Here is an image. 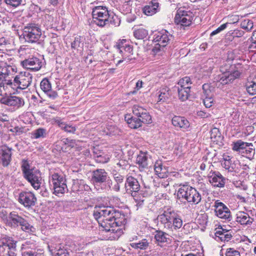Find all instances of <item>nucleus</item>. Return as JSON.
<instances>
[{"label": "nucleus", "mask_w": 256, "mask_h": 256, "mask_svg": "<svg viewBox=\"0 0 256 256\" xmlns=\"http://www.w3.org/2000/svg\"><path fill=\"white\" fill-rule=\"evenodd\" d=\"M172 124L176 127L186 129L190 126L188 121L184 117L174 116L172 120Z\"/></svg>", "instance_id": "26"}, {"label": "nucleus", "mask_w": 256, "mask_h": 256, "mask_svg": "<svg viewBox=\"0 0 256 256\" xmlns=\"http://www.w3.org/2000/svg\"><path fill=\"white\" fill-rule=\"evenodd\" d=\"M118 212L110 206L95 207L94 216L103 228L102 230L110 232L109 238L111 240L118 239L122 234V230L119 228L122 223L118 216Z\"/></svg>", "instance_id": "1"}, {"label": "nucleus", "mask_w": 256, "mask_h": 256, "mask_svg": "<svg viewBox=\"0 0 256 256\" xmlns=\"http://www.w3.org/2000/svg\"><path fill=\"white\" fill-rule=\"evenodd\" d=\"M4 2L8 4L16 7L21 4L22 0H4Z\"/></svg>", "instance_id": "57"}, {"label": "nucleus", "mask_w": 256, "mask_h": 256, "mask_svg": "<svg viewBox=\"0 0 256 256\" xmlns=\"http://www.w3.org/2000/svg\"><path fill=\"white\" fill-rule=\"evenodd\" d=\"M154 170L156 174L160 178L167 176L168 171L166 167H164L161 161H157L155 162Z\"/></svg>", "instance_id": "34"}, {"label": "nucleus", "mask_w": 256, "mask_h": 256, "mask_svg": "<svg viewBox=\"0 0 256 256\" xmlns=\"http://www.w3.org/2000/svg\"><path fill=\"white\" fill-rule=\"evenodd\" d=\"M148 34V30L143 28L136 30L134 32V37L138 40H142L144 38L146 37Z\"/></svg>", "instance_id": "42"}, {"label": "nucleus", "mask_w": 256, "mask_h": 256, "mask_svg": "<svg viewBox=\"0 0 256 256\" xmlns=\"http://www.w3.org/2000/svg\"><path fill=\"white\" fill-rule=\"evenodd\" d=\"M148 242L146 239H143L137 242L130 244V246L135 249L146 250L148 246Z\"/></svg>", "instance_id": "38"}, {"label": "nucleus", "mask_w": 256, "mask_h": 256, "mask_svg": "<svg viewBox=\"0 0 256 256\" xmlns=\"http://www.w3.org/2000/svg\"><path fill=\"white\" fill-rule=\"evenodd\" d=\"M251 146V143L246 142L242 140H238L236 142H233L232 144V150L240 154L244 152L246 146Z\"/></svg>", "instance_id": "30"}, {"label": "nucleus", "mask_w": 256, "mask_h": 256, "mask_svg": "<svg viewBox=\"0 0 256 256\" xmlns=\"http://www.w3.org/2000/svg\"><path fill=\"white\" fill-rule=\"evenodd\" d=\"M84 38L80 36L75 37L74 41L71 43L72 49L80 53L82 52L84 50Z\"/></svg>", "instance_id": "28"}, {"label": "nucleus", "mask_w": 256, "mask_h": 256, "mask_svg": "<svg viewBox=\"0 0 256 256\" xmlns=\"http://www.w3.org/2000/svg\"><path fill=\"white\" fill-rule=\"evenodd\" d=\"M254 154V148L252 143H251V146H246V149H244V152L241 155L250 160L253 158Z\"/></svg>", "instance_id": "40"}, {"label": "nucleus", "mask_w": 256, "mask_h": 256, "mask_svg": "<svg viewBox=\"0 0 256 256\" xmlns=\"http://www.w3.org/2000/svg\"><path fill=\"white\" fill-rule=\"evenodd\" d=\"M132 113L135 117L128 118L127 121L132 128H137L142 126V124H151L152 116L148 110L139 105H134Z\"/></svg>", "instance_id": "2"}, {"label": "nucleus", "mask_w": 256, "mask_h": 256, "mask_svg": "<svg viewBox=\"0 0 256 256\" xmlns=\"http://www.w3.org/2000/svg\"><path fill=\"white\" fill-rule=\"evenodd\" d=\"M159 4L155 0H152L142 8L143 12L146 16H152L157 12Z\"/></svg>", "instance_id": "27"}, {"label": "nucleus", "mask_w": 256, "mask_h": 256, "mask_svg": "<svg viewBox=\"0 0 256 256\" xmlns=\"http://www.w3.org/2000/svg\"><path fill=\"white\" fill-rule=\"evenodd\" d=\"M240 26L243 29L250 30L253 28V22L249 19H246L241 22Z\"/></svg>", "instance_id": "50"}, {"label": "nucleus", "mask_w": 256, "mask_h": 256, "mask_svg": "<svg viewBox=\"0 0 256 256\" xmlns=\"http://www.w3.org/2000/svg\"><path fill=\"white\" fill-rule=\"evenodd\" d=\"M251 39L252 42L256 43V30L253 32Z\"/></svg>", "instance_id": "64"}, {"label": "nucleus", "mask_w": 256, "mask_h": 256, "mask_svg": "<svg viewBox=\"0 0 256 256\" xmlns=\"http://www.w3.org/2000/svg\"><path fill=\"white\" fill-rule=\"evenodd\" d=\"M49 182L50 186H52L54 194L56 196L63 194L68 190L66 180L61 172H51L50 174Z\"/></svg>", "instance_id": "5"}, {"label": "nucleus", "mask_w": 256, "mask_h": 256, "mask_svg": "<svg viewBox=\"0 0 256 256\" xmlns=\"http://www.w3.org/2000/svg\"><path fill=\"white\" fill-rule=\"evenodd\" d=\"M52 124H56L59 127H60L62 129L64 127V123L62 120L59 117L54 118L52 119Z\"/></svg>", "instance_id": "53"}, {"label": "nucleus", "mask_w": 256, "mask_h": 256, "mask_svg": "<svg viewBox=\"0 0 256 256\" xmlns=\"http://www.w3.org/2000/svg\"><path fill=\"white\" fill-rule=\"evenodd\" d=\"M216 236L221 241L228 242L232 238V235L228 232L222 228L217 230L215 233Z\"/></svg>", "instance_id": "35"}, {"label": "nucleus", "mask_w": 256, "mask_h": 256, "mask_svg": "<svg viewBox=\"0 0 256 256\" xmlns=\"http://www.w3.org/2000/svg\"><path fill=\"white\" fill-rule=\"evenodd\" d=\"M9 57L8 54L0 51V88L5 84H12V81L6 80V78L16 72V66H11V58Z\"/></svg>", "instance_id": "3"}, {"label": "nucleus", "mask_w": 256, "mask_h": 256, "mask_svg": "<svg viewBox=\"0 0 256 256\" xmlns=\"http://www.w3.org/2000/svg\"><path fill=\"white\" fill-rule=\"evenodd\" d=\"M154 239L158 245H162L168 242L170 240L169 235L162 230H156L154 235Z\"/></svg>", "instance_id": "31"}, {"label": "nucleus", "mask_w": 256, "mask_h": 256, "mask_svg": "<svg viewBox=\"0 0 256 256\" xmlns=\"http://www.w3.org/2000/svg\"><path fill=\"white\" fill-rule=\"evenodd\" d=\"M108 156H102L101 155L97 156L96 161L100 163H106L109 160Z\"/></svg>", "instance_id": "58"}, {"label": "nucleus", "mask_w": 256, "mask_h": 256, "mask_svg": "<svg viewBox=\"0 0 256 256\" xmlns=\"http://www.w3.org/2000/svg\"><path fill=\"white\" fill-rule=\"evenodd\" d=\"M210 182L214 186L222 188L224 186L226 179L218 172L210 171L208 174Z\"/></svg>", "instance_id": "17"}, {"label": "nucleus", "mask_w": 256, "mask_h": 256, "mask_svg": "<svg viewBox=\"0 0 256 256\" xmlns=\"http://www.w3.org/2000/svg\"><path fill=\"white\" fill-rule=\"evenodd\" d=\"M214 206L215 214L217 216L226 220L230 221L231 220L230 212L222 202L216 200L214 202Z\"/></svg>", "instance_id": "12"}, {"label": "nucleus", "mask_w": 256, "mask_h": 256, "mask_svg": "<svg viewBox=\"0 0 256 256\" xmlns=\"http://www.w3.org/2000/svg\"><path fill=\"white\" fill-rule=\"evenodd\" d=\"M240 76V72L238 70L234 71L232 72H225L220 76V82L222 84H226L229 82L232 81Z\"/></svg>", "instance_id": "23"}, {"label": "nucleus", "mask_w": 256, "mask_h": 256, "mask_svg": "<svg viewBox=\"0 0 256 256\" xmlns=\"http://www.w3.org/2000/svg\"><path fill=\"white\" fill-rule=\"evenodd\" d=\"M136 162L138 164L140 171L148 168L152 164L150 155L148 152H140L138 155Z\"/></svg>", "instance_id": "15"}, {"label": "nucleus", "mask_w": 256, "mask_h": 256, "mask_svg": "<svg viewBox=\"0 0 256 256\" xmlns=\"http://www.w3.org/2000/svg\"><path fill=\"white\" fill-rule=\"evenodd\" d=\"M0 121L1 122H8V116L6 114H0Z\"/></svg>", "instance_id": "62"}, {"label": "nucleus", "mask_w": 256, "mask_h": 256, "mask_svg": "<svg viewBox=\"0 0 256 256\" xmlns=\"http://www.w3.org/2000/svg\"><path fill=\"white\" fill-rule=\"evenodd\" d=\"M62 130H64L65 132H68L74 133L76 130V128L74 126H72V125L67 124H65Z\"/></svg>", "instance_id": "56"}, {"label": "nucleus", "mask_w": 256, "mask_h": 256, "mask_svg": "<svg viewBox=\"0 0 256 256\" xmlns=\"http://www.w3.org/2000/svg\"><path fill=\"white\" fill-rule=\"evenodd\" d=\"M231 162L232 160L230 158H224V160L222 162V165L223 168L228 170Z\"/></svg>", "instance_id": "59"}, {"label": "nucleus", "mask_w": 256, "mask_h": 256, "mask_svg": "<svg viewBox=\"0 0 256 256\" xmlns=\"http://www.w3.org/2000/svg\"><path fill=\"white\" fill-rule=\"evenodd\" d=\"M24 68L34 71H38L42 67V62L38 58L32 57L21 62Z\"/></svg>", "instance_id": "19"}, {"label": "nucleus", "mask_w": 256, "mask_h": 256, "mask_svg": "<svg viewBox=\"0 0 256 256\" xmlns=\"http://www.w3.org/2000/svg\"><path fill=\"white\" fill-rule=\"evenodd\" d=\"M203 94L202 98L210 97L213 96L211 90V86L208 84H204L202 86Z\"/></svg>", "instance_id": "47"}, {"label": "nucleus", "mask_w": 256, "mask_h": 256, "mask_svg": "<svg viewBox=\"0 0 256 256\" xmlns=\"http://www.w3.org/2000/svg\"><path fill=\"white\" fill-rule=\"evenodd\" d=\"M158 95V102H166L170 97V88L167 86L162 88Z\"/></svg>", "instance_id": "37"}, {"label": "nucleus", "mask_w": 256, "mask_h": 256, "mask_svg": "<svg viewBox=\"0 0 256 256\" xmlns=\"http://www.w3.org/2000/svg\"><path fill=\"white\" fill-rule=\"evenodd\" d=\"M116 46L124 59H130V56L132 54L133 49L130 45L126 44V40H123Z\"/></svg>", "instance_id": "20"}, {"label": "nucleus", "mask_w": 256, "mask_h": 256, "mask_svg": "<svg viewBox=\"0 0 256 256\" xmlns=\"http://www.w3.org/2000/svg\"><path fill=\"white\" fill-rule=\"evenodd\" d=\"M236 222L241 224L248 225L253 222L254 218L244 212H239L236 214Z\"/></svg>", "instance_id": "25"}, {"label": "nucleus", "mask_w": 256, "mask_h": 256, "mask_svg": "<svg viewBox=\"0 0 256 256\" xmlns=\"http://www.w3.org/2000/svg\"><path fill=\"white\" fill-rule=\"evenodd\" d=\"M18 202L26 208H30L35 205L36 198L30 192H22L20 193Z\"/></svg>", "instance_id": "13"}, {"label": "nucleus", "mask_w": 256, "mask_h": 256, "mask_svg": "<svg viewBox=\"0 0 256 256\" xmlns=\"http://www.w3.org/2000/svg\"><path fill=\"white\" fill-rule=\"evenodd\" d=\"M47 96L52 99H54L58 96V94L56 92L54 91L50 88V90H48V92H44Z\"/></svg>", "instance_id": "60"}, {"label": "nucleus", "mask_w": 256, "mask_h": 256, "mask_svg": "<svg viewBox=\"0 0 256 256\" xmlns=\"http://www.w3.org/2000/svg\"><path fill=\"white\" fill-rule=\"evenodd\" d=\"M124 186L127 193L130 194L134 197L136 201H143L140 198H138L137 195L142 194L143 197L147 196L150 194V192L146 191V192L142 194V190H140V184L138 180L133 176H130L126 178Z\"/></svg>", "instance_id": "6"}, {"label": "nucleus", "mask_w": 256, "mask_h": 256, "mask_svg": "<svg viewBox=\"0 0 256 256\" xmlns=\"http://www.w3.org/2000/svg\"><path fill=\"white\" fill-rule=\"evenodd\" d=\"M108 173L104 169H98L93 172L92 180L94 182L102 183L106 181Z\"/></svg>", "instance_id": "24"}, {"label": "nucleus", "mask_w": 256, "mask_h": 256, "mask_svg": "<svg viewBox=\"0 0 256 256\" xmlns=\"http://www.w3.org/2000/svg\"><path fill=\"white\" fill-rule=\"evenodd\" d=\"M32 136L34 138H44L46 136V130L44 128H39L32 132Z\"/></svg>", "instance_id": "48"}, {"label": "nucleus", "mask_w": 256, "mask_h": 256, "mask_svg": "<svg viewBox=\"0 0 256 256\" xmlns=\"http://www.w3.org/2000/svg\"><path fill=\"white\" fill-rule=\"evenodd\" d=\"M22 256H44L42 252H33L31 250L24 251L22 254Z\"/></svg>", "instance_id": "54"}, {"label": "nucleus", "mask_w": 256, "mask_h": 256, "mask_svg": "<svg viewBox=\"0 0 256 256\" xmlns=\"http://www.w3.org/2000/svg\"><path fill=\"white\" fill-rule=\"evenodd\" d=\"M32 80V75L26 72L20 73L14 79V82L18 85V88L22 90L27 88L30 84Z\"/></svg>", "instance_id": "14"}, {"label": "nucleus", "mask_w": 256, "mask_h": 256, "mask_svg": "<svg viewBox=\"0 0 256 256\" xmlns=\"http://www.w3.org/2000/svg\"><path fill=\"white\" fill-rule=\"evenodd\" d=\"M172 39V36L166 30H162L154 34V41L156 44L152 48L154 52H157L161 48L166 46Z\"/></svg>", "instance_id": "9"}, {"label": "nucleus", "mask_w": 256, "mask_h": 256, "mask_svg": "<svg viewBox=\"0 0 256 256\" xmlns=\"http://www.w3.org/2000/svg\"><path fill=\"white\" fill-rule=\"evenodd\" d=\"M247 92L250 95L256 94V82H248L246 85Z\"/></svg>", "instance_id": "46"}, {"label": "nucleus", "mask_w": 256, "mask_h": 256, "mask_svg": "<svg viewBox=\"0 0 256 256\" xmlns=\"http://www.w3.org/2000/svg\"><path fill=\"white\" fill-rule=\"evenodd\" d=\"M233 34H234V36H238V37H240V36H242L244 34V32H240L239 30H236L233 33Z\"/></svg>", "instance_id": "63"}, {"label": "nucleus", "mask_w": 256, "mask_h": 256, "mask_svg": "<svg viewBox=\"0 0 256 256\" xmlns=\"http://www.w3.org/2000/svg\"><path fill=\"white\" fill-rule=\"evenodd\" d=\"M50 252L53 256H69L68 250L64 248L63 246H60L58 248H56L54 252L52 250H50Z\"/></svg>", "instance_id": "41"}, {"label": "nucleus", "mask_w": 256, "mask_h": 256, "mask_svg": "<svg viewBox=\"0 0 256 256\" xmlns=\"http://www.w3.org/2000/svg\"><path fill=\"white\" fill-rule=\"evenodd\" d=\"M92 14L94 22L96 25L104 26L108 24L110 15L106 6L94 7L92 9Z\"/></svg>", "instance_id": "7"}, {"label": "nucleus", "mask_w": 256, "mask_h": 256, "mask_svg": "<svg viewBox=\"0 0 256 256\" xmlns=\"http://www.w3.org/2000/svg\"><path fill=\"white\" fill-rule=\"evenodd\" d=\"M2 165L8 166L11 160L12 148L6 146H2L0 150Z\"/></svg>", "instance_id": "21"}, {"label": "nucleus", "mask_w": 256, "mask_h": 256, "mask_svg": "<svg viewBox=\"0 0 256 256\" xmlns=\"http://www.w3.org/2000/svg\"><path fill=\"white\" fill-rule=\"evenodd\" d=\"M19 226H21V228L22 230L26 232H33L34 230V227L23 218Z\"/></svg>", "instance_id": "44"}, {"label": "nucleus", "mask_w": 256, "mask_h": 256, "mask_svg": "<svg viewBox=\"0 0 256 256\" xmlns=\"http://www.w3.org/2000/svg\"><path fill=\"white\" fill-rule=\"evenodd\" d=\"M114 182L112 185V190L118 192L120 190V185L124 182V176L119 174H115L114 175Z\"/></svg>", "instance_id": "36"}, {"label": "nucleus", "mask_w": 256, "mask_h": 256, "mask_svg": "<svg viewBox=\"0 0 256 256\" xmlns=\"http://www.w3.org/2000/svg\"><path fill=\"white\" fill-rule=\"evenodd\" d=\"M182 226V220L180 216L176 212H174L172 217L171 218L170 222L168 224V230H175L180 229Z\"/></svg>", "instance_id": "22"}, {"label": "nucleus", "mask_w": 256, "mask_h": 256, "mask_svg": "<svg viewBox=\"0 0 256 256\" xmlns=\"http://www.w3.org/2000/svg\"><path fill=\"white\" fill-rule=\"evenodd\" d=\"M0 102L8 106H13L16 108L22 107L24 104V99L20 96H10L2 98Z\"/></svg>", "instance_id": "16"}, {"label": "nucleus", "mask_w": 256, "mask_h": 256, "mask_svg": "<svg viewBox=\"0 0 256 256\" xmlns=\"http://www.w3.org/2000/svg\"><path fill=\"white\" fill-rule=\"evenodd\" d=\"M174 212L171 208H166L162 210L158 214V220L165 228L168 229L171 218Z\"/></svg>", "instance_id": "18"}, {"label": "nucleus", "mask_w": 256, "mask_h": 256, "mask_svg": "<svg viewBox=\"0 0 256 256\" xmlns=\"http://www.w3.org/2000/svg\"><path fill=\"white\" fill-rule=\"evenodd\" d=\"M180 186L178 190L177 196L179 198H183L187 200L191 190L192 186L188 184L180 185Z\"/></svg>", "instance_id": "33"}, {"label": "nucleus", "mask_w": 256, "mask_h": 256, "mask_svg": "<svg viewBox=\"0 0 256 256\" xmlns=\"http://www.w3.org/2000/svg\"><path fill=\"white\" fill-rule=\"evenodd\" d=\"M210 138L214 142H218L221 140V134L218 128H213L210 132Z\"/></svg>", "instance_id": "45"}, {"label": "nucleus", "mask_w": 256, "mask_h": 256, "mask_svg": "<svg viewBox=\"0 0 256 256\" xmlns=\"http://www.w3.org/2000/svg\"><path fill=\"white\" fill-rule=\"evenodd\" d=\"M177 88L179 98L182 101L186 100L188 98L190 90H187L186 88H180L179 86Z\"/></svg>", "instance_id": "43"}, {"label": "nucleus", "mask_w": 256, "mask_h": 256, "mask_svg": "<svg viewBox=\"0 0 256 256\" xmlns=\"http://www.w3.org/2000/svg\"><path fill=\"white\" fill-rule=\"evenodd\" d=\"M16 243L11 238H2L0 244V256H16Z\"/></svg>", "instance_id": "10"}, {"label": "nucleus", "mask_w": 256, "mask_h": 256, "mask_svg": "<svg viewBox=\"0 0 256 256\" xmlns=\"http://www.w3.org/2000/svg\"><path fill=\"white\" fill-rule=\"evenodd\" d=\"M42 36L40 28L34 24H28L24 28L23 36L28 42H36Z\"/></svg>", "instance_id": "8"}, {"label": "nucleus", "mask_w": 256, "mask_h": 256, "mask_svg": "<svg viewBox=\"0 0 256 256\" xmlns=\"http://www.w3.org/2000/svg\"><path fill=\"white\" fill-rule=\"evenodd\" d=\"M192 18L193 14L191 12L186 10L184 8H180L177 10L174 22L178 24L186 26L191 24Z\"/></svg>", "instance_id": "11"}, {"label": "nucleus", "mask_w": 256, "mask_h": 256, "mask_svg": "<svg viewBox=\"0 0 256 256\" xmlns=\"http://www.w3.org/2000/svg\"><path fill=\"white\" fill-rule=\"evenodd\" d=\"M201 199L202 197L200 194L196 189L192 188L186 201L189 203L196 204L200 202Z\"/></svg>", "instance_id": "29"}, {"label": "nucleus", "mask_w": 256, "mask_h": 256, "mask_svg": "<svg viewBox=\"0 0 256 256\" xmlns=\"http://www.w3.org/2000/svg\"><path fill=\"white\" fill-rule=\"evenodd\" d=\"M240 168V162L238 160H236L233 162L232 160L230 168L228 169L229 172H238Z\"/></svg>", "instance_id": "51"}, {"label": "nucleus", "mask_w": 256, "mask_h": 256, "mask_svg": "<svg viewBox=\"0 0 256 256\" xmlns=\"http://www.w3.org/2000/svg\"><path fill=\"white\" fill-rule=\"evenodd\" d=\"M213 100L212 96L203 98L204 104L206 108H210L212 106Z\"/></svg>", "instance_id": "55"}, {"label": "nucleus", "mask_w": 256, "mask_h": 256, "mask_svg": "<svg viewBox=\"0 0 256 256\" xmlns=\"http://www.w3.org/2000/svg\"><path fill=\"white\" fill-rule=\"evenodd\" d=\"M22 218L18 215L16 212H12L9 214L8 222L11 226L16 227L19 226Z\"/></svg>", "instance_id": "32"}, {"label": "nucleus", "mask_w": 256, "mask_h": 256, "mask_svg": "<svg viewBox=\"0 0 256 256\" xmlns=\"http://www.w3.org/2000/svg\"><path fill=\"white\" fill-rule=\"evenodd\" d=\"M22 170L24 178L30 183L36 190H38L41 184V174L38 170L31 168L26 160H22Z\"/></svg>", "instance_id": "4"}, {"label": "nucleus", "mask_w": 256, "mask_h": 256, "mask_svg": "<svg viewBox=\"0 0 256 256\" xmlns=\"http://www.w3.org/2000/svg\"><path fill=\"white\" fill-rule=\"evenodd\" d=\"M40 86L44 92H48L52 88L51 84L47 78H44L42 80Z\"/></svg>", "instance_id": "49"}, {"label": "nucleus", "mask_w": 256, "mask_h": 256, "mask_svg": "<svg viewBox=\"0 0 256 256\" xmlns=\"http://www.w3.org/2000/svg\"><path fill=\"white\" fill-rule=\"evenodd\" d=\"M225 256H240V255L238 250L232 248H229L226 250Z\"/></svg>", "instance_id": "52"}, {"label": "nucleus", "mask_w": 256, "mask_h": 256, "mask_svg": "<svg viewBox=\"0 0 256 256\" xmlns=\"http://www.w3.org/2000/svg\"><path fill=\"white\" fill-rule=\"evenodd\" d=\"M191 84L190 78L188 76H186L179 80L178 83V86H179L180 88H186L188 90L191 88Z\"/></svg>", "instance_id": "39"}, {"label": "nucleus", "mask_w": 256, "mask_h": 256, "mask_svg": "<svg viewBox=\"0 0 256 256\" xmlns=\"http://www.w3.org/2000/svg\"><path fill=\"white\" fill-rule=\"evenodd\" d=\"M198 116H200L203 118H208V116H210V114H208L206 112H204L202 111V110L198 112Z\"/></svg>", "instance_id": "61"}]
</instances>
